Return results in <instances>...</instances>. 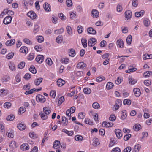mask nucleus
<instances>
[{
	"label": "nucleus",
	"mask_w": 152,
	"mask_h": 152,
	"mask_svg": "<svg viewBox=\"0 0 152 152\" xmlns=\"http://www.w3.org/2000/svg\"><path fill=\"white\" fill-rule=\"evenodd\" d=\"M36 99L38 102H40L41 103H44L46 101L45 96L41 94L37 95L36 97Z\"/></svg>",
	"instance_id": "1"
},
{
	"label": "nucleus",
	"mask_w": 152,
	"mask_h": 152,
	"mask_svg": "<svg viewBox=\"0 0 152 152\" xmlns=\"http://www.w3.org/2000/svg\"><path fill=\"white\" fill-rule=\"evenodd\" d=\"M97 43L96 39L94 38H91L88 41V45L89 47L94 46Z\"/></svg>",
	"instance_id": "2"
},
{
	"label": "nucleus",
	"mask_w": 152,
	"mask_h": 152,
	"mask_svg": "<svg viewBox=\"0 0 152 152\" xmlns=\"http://www.w3.org/2000/svg\"><path fill=\"white\" fill-rule=\"evenodd\" d=\"M44 57L43 55H38L36 58V61L39 63H41L43 61Z\"/></svg>",
	"instance_id": "3"
},
{
	"label": "nucleus",
	"mask_w": 152,
	"mask_h": 152,
	"mask_svg": "<svg viewBox=\"0 0 152 152\" xmlns=\"http://www.w3.org/2000/svg\"><path fill=\"white\" fill-rule=\"evenodd\" d=\"M12 19V18L10 16L6 17L4 19L3 23L5 24H8L10 23Z\"/></svg>",
	"instance_id": "4"
},
{
	"label": "nucleus",
	"mask_w": 152,
	"mask_h": 152,
	"mask_svg": "<svg viewBox=\"0 0 152 152\" xmlns=\"http://www.w3.org/2000/svg\"><path fill=\"white\" fill-rule=\"evenodd\" d=\"M115 132L118 138H121L122 136L121 131L119 129H116L115 131Z\"/></svg>",
	"instance_id": "5"
},
{
	"label": "nucleus",
	"mask_w": 152,
	"mask_h": 152,
	"mask_svg": "<svg viewBox=\"0 0 152 152\" xmlns=\"http://www.w3.org/2000/svg\"><path fill=\"white\" fill-rule=\"evenodd\" d=\"M102 126L106 127H112L113 125V124L111 122H107L106 121L103 122L102 123Z\"/></svg>",
	"instance_id": "6"
},
{
	"label": "nucleus",
	"mask_w": 152,
	"mask_h": 152,
	"mask_svg": "<svg viewBox=\"0 0 152 152\" xmlns=\"http://www.w3.org/2000/svg\"><path fill=\"white\" fill-rule=\"evenodd\" d=\"M27 15L32 19H35L36 17V14L32 11L28 12L27 13Z\"/></svg>",
	"instance_id": "7"
},
{
	"label": "nucleus",
	"mask_w": 152,
	"mask_h": 152,
	"mask_svg": "<svg viewBox=\"0 0 152 152\" xmlns=\"http://www.w3.org/2000/svg\"><path fill=\"white\" fill-rule=\"evenodd\" d=\"M44 10L47 12H50L51 10L50 6L47 3H45L44 4Z\"/></svg>",
	"instance_id": "8"
},
{
	"label": "nucleus",
	"mask_w": 152,
	"mask_h": 152,
	"mask_svg": "<svg viewBox=\"0 0 152 152\" xmlns=\"http://www.w3.org/2000/svg\"><path fill=\"white\" fill-rule=\"evenodd\" d=\"M65 83V81L61 79H59L57 81V84L59 87L62 86Z\"/></svg>",
	"instance_id": "9"
},
{
	"label": "nucleus",
	"mask_w": 152,
	"mask_h": 152,
	"mask_svg": "<svg viewBox=\"0 0 152 152\" xmlns=\"http://www.w3.org/2000/svg\"><path fill=\"white\" fill-rule=\"evenodd\" d=\"M20 148L23 151H25L28 150L29 149V147L27 143H24L21 145Z\"/></svg>",
	"instance_id": "10"
},
{
	"label": "nucleus",
	"mask_w": 152,
	"mask_h": 152,
	"mask_svg": "<svg viewBox=\"0 0 152 152\" xmlns=\"http://www.w3.org/2000/svg\"><path fill=\"white\" fill-rule=\"evenodd\" d=\"M91 14L92 17L94 18H97L99 16V12L97 10H92Z\"/></svg>",
	"instance_id": "11"
},
{
	"label": "nucleus",
	"mask_w": 152,
	"mask_h": 152,
	"mask_svg": "<svg viewBox=\"0 0 152 152\" xmlns=\"http://www.w3.org/2000/svg\"><path fill=\"white\" fill-rule=\"evenodd\" d=\"M43 110L44 113L46 115H49L51 112V108L49 107H44Z\"/></svg>",
	"instance_id": "12"
},
{
	"label": "nucleus",
	"mask_w": 152,
	"mask_h": 152,
	"mask_svg": "<svg viewBox=\"0 0 152 152\" xmlns=\"http://www.w3.org/2000/svg\"><path fill=\"white\" fill-rule=\"evenodd\" d=\"M86 66V65L83 62H80L77 64V67L79 69H83Z\"/></svg>",
	"instance_id": "13"
},
{
	"label": "nucleus",
	"mask_w": 152,
	"mask_h": 152,
	"mask_svg": "<svg viewBox=\"0 0 152 152\" xmlns=\"http://www.w3.org/2000/svg\"><path fill=\"white\" fill-rule=\"evenodd\" d=\"M133 91L136 96L139 97L140 95V89L137 88H134Z\"/></svg>",
	"instance_id": "14"
},
{
	"label": "nucleus",
	"mask_w": 152,
	"mask_h": 152,
	"mask_svg": "<svg viewBox=\"0 0 152 152\" xmlns=\"http://www.w3.org/2000/svg\"><path fill=\"white\" fill-rule=\"evenodd\" d=\"M18 128L20 130H24L26 128V126L24 124L20 123L18 124L17 125Z\"/></svg>",
	"instance_id": "15"
},
{
	"label": "nucleus",
	"mask_w": 152,
	"mask_h": 152,
	"mask_svg": "<svg viewBox=\"0 0 152 152\" xmlns=\"http://www.w3.org/2000/svg\"><path fill=\"white\" fill-rule=\"evenodd\" d=\"M132 12L130 10L126 11L125 12V18H126L127 20L130 19L132 16Z\"/></svg>",
	"instance_id": "16"
},
{
	"label": "nucleus",
	"mask_w": 152,
	"mask_h": 152,
	"mask_svg": "<svg viewBox=\"0 0 152 152\" xmlns=\"http://www.w3.org/2000/svg\"><path fill=\"white\" fill-rule=\"evenodd\" d=\"M121 101L120 100H117L116 101L115 105V109L116 110H118L121 105Z\"/></svg>",
	"instance_id": "17"
},
{
	"label": "nucleus",
	"mask_w": 152,
	"mask_h": 152,
	"mask_svg": "<svg viewBox=\"0 0 152 152\" xmlns=\"http://www.w3.org/2000/svg\"><path fill=\"white\" fill-rule=\"evenodd\" d=\"M117 45L120 48H123L124 46V44L123 40L121 39H119L117 41Z\"/></svg>",
	"instance_id": "18"
},
{
	"label": "nucleus",
	"mask_w": 152,
	"mask_h": 152,
	"mask_svg": "<svg viewBox=\"0 0 152 152\" xmlns=\"http://www.w3.org/2000/svg\"><path fill=\"white\" fill-rule=\"evenodd\" d=\"M43 78H39L35 80L34 83L35 85L38 86L39 85L40 83L42 82Z\"/></svg>",
	"instance_id": "19"
},
{
	"label": "nucleus",
	"mask_w": 152,
	"mask_h": 152,
	"mask_svg": "<svg viewBox=\"0 0 152 152\" xmlns=\"http://www.w3.org/2000/svg\"><path fill=\"white\" fill-rule=\"evenodd\" d=\"M68 123L67 119L65 116H63L62 118V124L64 126H66Z\"/></svg>",
	"instance_id": "20"
},
{
	"label": "nucleus",
	"mask_w": 152,
	"mask_h": 152,
	"mask_svg": "<svg viewBox=\"0 0 152 152\" xmlns=\"http://www.w3.org/2000/svg\"><path fill=\"white\" fill-rule=\"evenodd\" d=\"M9 66L10 69L12 71H14L15 70V65L13 62H10L9 64Z\"/></svg>",
	"instance_id": "21"
},
{
	"label": "nucleus",
	"mask_w": 152,
	"mask_h": 152,
	"mask_svg": "<svg viewBox=\"0 0 152 152\" xmlns=\"http://www.w3.org/2000/svg\"><path fill=\"white\" fill-rule=\"evenodd\" d=\"M15 42L14 39H12L10 40H8L6 42V45L7 46H10L13 45Z\"/></svg>",
	"instance_id": "22"
},
{
	"label": "nucleus",
	"mask_w": 152,
	"mask_h": 152,
	"mask_svg": "<svg viewBox=\"0 0 152 152\" xmlns=\"http://www.w3.org/2000/svg\"><path fill=\"white\" fill-rule=\"evenodd\" d=\"M88 32L90 34H95L96 33V31L92 27H89L88 28Z\"/></svg>",
	"instance_id": "23"
},
{
	"label": "nucleus",
	"mask_w": 152,
	"mask_h": 152,
	"mask_svg": "<svg viewBox=\"0 0 152 152\" xmlns=\"http://www.w3.org/2000/svg\"><path fill=\"white\" fill-rule=\"evenodd\" d=\"M66 28L67 32L68 35L69 36L71 35L72 33V30L71 27L69 26H67Z\"/></svg>",
	"instance_id": "24"
},
{
	"label": "nucleus",
	"mask_w": 152,
	"mask_h": 152,
	"mask_svg": "<svg viewBox=\"0 0 152 152\" xmlns=\"http://www.w3.org/2000/svg\"><path fill=\"white\" fill-rule=\"evenodd\" d=\"M145 11L144 10H141L140 12H136L135 13V16L136 17H139L143 15L144 14Z\"/></svg>",
	"instance_id": "25"
},
{
	"label": "nucleus",
	"mask_w": 152,
	"mask_h": 152,
	"mask_svg": "<svg viewBox=\"0 0 152 152\" xmlns=\"http://www.w3.org/2000/svg\"><path fill=\"white\" fill-rule=\"evenodd\" d=\"M63 41V37L62 35L58 36L56 39V42L58 43H61Z\"/></svg>",
	"instance_id": "26"
},
{
	"label": "nucleus",
	"mask_w": 152,
	"mask_h": 152,
	"mask_svg": "<svg viewBox=\"0 0 152 152\" xmlns=\"http://www.w3.org/2000/svg\"><path fill=\"white\" fill-rule=\"evenodd\" d=\"M62 132L66 133L69 136H72L73 134V131H68L65 129H63Z\"/></svg>",
	"instance_id": "27"
},
{
	"label": "nucleus",
	"mask_w": 152,
	"mask_h": 152,
	"mask_svg": "<svg viewBox=\"0 0 152 152\" xmlns=\"http://www.w3.org/2000/svg\"><path fill=\"white\" fill-rule=\"evenodd\" d=\"M100 144L99 140L97 138H95L94 139L93 142V145L94 146H96Z\"/></svg>",
	"instance_id": "28"
},
{
	"label": "nucleus",
	"mask_w": 152,
	"mask_h": 152,
	"mask_svg": "<svg viewBox=\"0 0 152 152\" xmlns=\"http://www.w3.org/2000/svg\"><path fill=\"white\" fill-rule=\"evenodd\" d=\"M39 115L40 116L41 119L43 120H46L48 118L47 115L42 112L40 113Z\"/></svg>",
	"instance_id": "29"
},
{
	"label": "nucleus",
	"mask_w": 152,
	"mask_h": 152,
	"mask_svg": "<svg viewBox=\"0 0 152 152\" xmlns=\"http://www.w3.org/2000/svg\"><path fill=\"white\" fill-rule=\"evenodd\" d=\"M10 79L9 76L8 75H6L3 77L1 80L3 82H6L10 80Z\"/></svg>",
	"instance_id": "30"
},
{
	"label": "nucleus",
	"mask_w": 152,
	"mask_h": 152,
	"mask_svg": "<svg viewBox=\"0 0 152 152\" xmlns=\"http://www.w3.org/2000/svg\"><path fill=\"white\" fill-rule=\"evenodd\" d=\"M113 86V84L111 82H109L107 84L106 88L107 89H112Z\"/></svg>",
	"instance_id": "31"
},
{
	"label": "nucleus",
	"mask_w": 152,
	"mask_h": 152,
	"mask_svg": "<svg viewBox=\"0 0 152 152\" xmlns=\"http://www.w3.org/2000/svg\"><path fill=\"white\" fill-rule=\"evenodd\" d=\"M60 143V141L58 140H56L53 143V148L54 149L58 148L59 146V144Z\"/></svg>",
	"instance_id": "32"
},
{
	"label": "nucleus",
	"mask_w": 152,
	"mask_h": 152,
	"mask_svg": "<svg viewBox=\"0 0 152 152\" xmlns=\"http://www.w3.org/2000/svg\"><path fill=\"white\" fill-rule=\"evenodd\" d=\"M28 49L26 47H22L20 50V52L26 53L28 52Z\"/></svg>",
	"instance_id": "33"
},
{
	"label": "nucleus",
	"mask_w": 152,
	"mask_h": 152,
	"mask_svg": "<svg viewBox=\"0 0 152 152\" xmlns=\"http://www.w3.org/2000/svg\"><path fill=\"white\" fill-rule=\"evenodd\" d=\"M152 74V72L151 71H149L145 72L143 74V75L145 77H148Z\"/></svg>",
	"instance_id": "34"
},
{
	"label": "nucleus",
	"mask_w": 152,
	"mask_h": 152,
	"mask_svg": "<svg viewBox=\"0 0 152 152\" xmlns=\"http://www.w3.org/2000/svg\"><path fill=\"white\" fill-rule=\"evenodd\" d=\"M81 43L85 48L87 47V40L86 38H82L81 39Z\"/></svg>",
	"instance_id": "35"
},
{
	"label": "nucleus",
	"mask_w": 152,
	"mask_h": 152,
	"mask_svg": "<svg viewBox=\"0 0 152 152\" xmlns=\"http://www.w3.org/2000/svg\"><path fill=\"white\" fill-rule=\"evenodd\" d=\"M25 63L24 62H20L18 65V69H23L25 66Z\"/></svg>",
	"instance_id": "36"
},
{
	"label": "nucleus",
	"mask_w": 152,
	"mask_h": 152,
	"mask_svg": "<svg viewBox=\"0 0 152 152\" xmlns=\"http://www.w3.org/2000/svg\"><path fill=\"white\" fill-rule=\"evenodd\" d=\"M29 71L32 73L34 74L37 73V71L35 67L33 66H31L29 69Z\"/></svg>",
	"instance_id": "37"
},
{
	"label": "nucleus",
	"mask_w": 152,
	"mask_h": 152,
	"mask_svg": "<svg viewBox=\"0 0 152 152\" xmlns=\"http://www.w3.org/2000/svg\"><path fill=\"white\" fill-rule=\"evenodd\" d=\"M143 59L145 60L147 59L152 58V55H149L148 54H145L143 56Z\"/></svg>",
	"instance_id": "38"
},
{
	"label": "nucleus",
	"mask_w": 152,
	"mask_h": 152,
	"mask_svg": "<svg viewBox=\"0 0 152 152\" xmlns=\"http://www.w3.org/2000/svg\"><path fill=\"white\" fill-rule=\"evenodd\" d=\"M75 139L76 141H82L83 139V138L82 136L78 135L75 136Z\"/></svg>",
	"instance_id": "39"
},
{
	"label": "nucleus",
	"mask_w": 152,
	"mask_h": 152,
	"mask_svg": "<svg viewBox=\"0 0 152 152\" xmlns=\"http://www.w3.org/2000/svg\"><path fill=\"white\" fill-rule=\"evenodd\" d=\"M15 118V116L11 114L10 115L7 116L6 119L8 121H13Z\"/></svg>",
	"instance_id": "40"
},
{
	"label": "nucleus",
	"mask_w": 152,
	"mask_h": 152,
	"mask_svg": "<svg viewBox=\"0 0 152 152\" xmlns=\"http://www.w3.org/2000/svg\"><path fill=\"white\" fill-rule=\"evenodd\" d=\"M64 29L63 28H61L58 30H56L54 31V33L56 34H61L64 32Z\"/></svg>",
	"instance_id": "41"
},
{
	"label": "nucleus",
	"mask_w": 152,
	"mask_h": 152,
	"mask_svg": "<svg viewBox=\"0 0 152 152\" xmlns=\"http://www.w3.org/2000/svg\"><path fill=\"white\" fill-rule=\"evenodd\" d=\"M93 107L95 109H98L100 107V105L97 102H94L92 104Z\"/></svg>",
	"instance_id": "42"
},
{
	"label": "nucleus",
	"mask_w": 152,
	"mask_h": 152,
	"mask_svg": "<svg viewBox=\"0 0 152 152\" xmlns=\"http://www.w3.org/2000/svg\"><path fill=\"white\" fill-rule=\"evenodd\" d=\"M141 126L139 124H137L134 126L133 127V129L136 131H138Z\"/></svg>",
	"instance_id": "43"
},
{
	"label": "nucleus",
	"mask_w": 152,
	"mask_h": 152,
	"mask_svg": "<svg viewBox=\"0 0 152 152\" xmlns=\"http://www.w3.org/2000/svg\"><path fill=\"white\" fill-rule=\"evenodd\" d=\"M126 42L128 44H130L132 41V36L131 35L128 36L126 39Z\"/></svg>",
	"instance_id": "44"
},
{
	"label": "nucleus",
	"mask_w": 152,
	"mask_h": 152,
	"mask_svg": "<svg viewBox=\"0 0 152 152\" xmlns=\"http://www.w3.org/2000/svg\"><path fill=\"white\" fill-rule=\"evenodd\" d=\"M83 91L84 93L86 94H89L91 92V89L88 88H85Z\"/></svg>",
	"instance_id": "45"
},
{
	"label": "nucleus",
	"mask_w": 152,
	"mask_h": 152,
	"mask_svg": "<svg viewBox=\"0 0 152 152\" xmlns=\"http://www.w3.org/2000/svg\"><path fill=\"white\" fill-rule=\"evenodd\" d=\"M141 148V146L139 144L136 145L134 148V150L135 152H138Z\"/></svg>",
	"instance_id": "46"
},
{
	"label": "nucleus",
	"mask_w": 152,
	"mask_h": 152,
	"mask_svg": "<svg viewBox=\"0 0 152 152\" xmlns=\"http://www.w3.org/2000/svg\"><path fill=\"white\" fill-rule=\"evenodd\" d=\"M69 53V56H71L74 57L75 55V51L73 49H70Z\"/></svg>",
	"instance_id": "47"
},
{
	"label": "nucleus",
	"mask_w": 152,
	"mask_h": 152,
	"mask_svg": "<svg viewBox=\"0 0 152 152\" xmlns=\"http://www.w3.org/2000/svg\"><path fill=\"white\" fill-rule=\"evenodd\" d=\"M137 82V80L135 79H134L132 77H130L129 79V83L132 85L135 84Z\"/></svg>",
	"instance_id": "48"
},
{
	"label": "nucleus",
	"mask_w": 152,
	"mask_h": 152,
	"mask_svg": "<svg viewBox=\"0 0 152 152\" xmlns=\"http://www.w3.org/2000/svg\"><path fill=\"white\" fill-rule=\"evenodd\" d=\"M126 113V110H124L122 111V115L121 116V118L122 119H124L127 117Z\"/></svg>",
	"instance_id": "49"
},
{
	"label": "nucleus",
	"mask_w": 152,
	"mask_h": 152,
	"mask_svg": "<svg viewBox=\"0 0 152 152\" xmlns=\"http://www.w3.org/2000/svg\"><path fill=\"white\" fill-rule=\"evenodd\" d=\"M77 31L79 34L82 33L83 30V27L81 26H78L77 28Z\"/></svg>",
	"instance_id": "50"
},
{
	"label": "nucleus",
	"mask_w": 152,
	"mask_h": 152,
	"mask_svg": "<svg viewBox=\"0 0 152 152\" xmlns=\"http://www.w3.org/2000/svg\"><path fill=\"white\" fill-rule=\"evenodd\" d=\"M105 80V78L103 76H100L97 77L96 81L98 82H101Z\"/></svg>",
	"instance_id": "51"
},
{
	"label": "nucleus",
	"mask_w": 152,
	"mask_h": 152,
	"mask_svg": "<svg viewBox=\"0 0 152 152\" xmlns=\"http://www.w3.org/2000/svg\"><path fill=\"white\" fill-rule=\"evenodd\" d=\"M34 48L35 50L39 52H41L42 50V47L40 45H36L34 47Z\"/></svg>",
	"instance_id": "52"
},
{
	"label": "nucleus",
	"mask_w": 152,
	"mask_h": 152,
	"mask_svg": "<svg viewBox=\"0 0 152 152\" xmlns=\"http://www.w3.org/2000/svg\"><path fill=\"white\" fill-rule=\"evenodd\" d=\"M131 103V100L128 99H124L123 102V103L124 104H127L128 105H130Z\"/></svg>",
	"instance_id": "53"
},
{
	"label": "nucleus",
	"mask_w": 152,
	"mask_h": 152,
	"mask_svg": "<svg viewBox=\"0 0 152 152\" xmlns=\"http://www.w3.org/2000/svg\"><path fill=\"white\" fill-rule=\"evenodd\" d=\"M58 19V18L56 16H54V15H53L52 18V22L55 24L57 23V21Z\"/></svg>",
	"instance_id": "54"
},
{
	"label": "nucleus",
	"mask_w": 152,
	"mask_h": 152,
	"mask_svg": "<svg viewBox=\"0 0 152 152\" xmlns=\"http://www.w3.org/2000/svg\"><path fill=\"white\" fill-rule=\"evenodd\" d=\"M14 53L12 52H11L9 53L8 54H7L6 56V58L8 59H10L13 57L14 55Z\"/></svg>",
	"instance_id": "55"
},
{
	"label": "nucleus",
	"mask_w": 152,
	"mask_h": 152,
	"mask_svg": "<svg viewBox=\"0 0 152 152\" xmlns=\"http://www.w3.org/2000/svg\"><path fill=\"white\" fill-rule=\"evenodd\" d=\"M66 3L68 7H71L72 6V0H66Z\"/></svg>",
	"instance_id": "56"
},
{
	"label": "nucleus",
	"mask_w": 152,
	"mask_h": 152,
	"mask_svg": "<svg viewBox=\"0 0 152 152\" xmlns=\"http://www.w3.org/2000/svg\"><path fill=\"white\" fill-rule=\"evenodd\" d=\"M64 101V99L63 96L60 97L58 100V104L59 105H61Z\"/></svg>",
	"instance_id": "57"
},
{
	"label": "nucleus",
	"mask_w": 152,
	"mask_h": 152,
	"mask_svg": "<svg viewBox=\"0 0 152 152\" xmlns=\"http://www.w3.org/2000/svg\"><path fill=\"white\" fill-rule=\"evenodd\" d=\"M26 111V108L24 107H22L20 108L19 112L20 114H21L25 112Z\"/></svg>",
	"instance_id": "58"
},
{
	"label": "nucleus",
	"mask_w": 152,
	"mask_h": 152,
	"mask_svg": "<svg viewBox=\"0 0 152 152\" xmlns=\"http://www.w3.org/2000/svg\"><path fill=\"white\" fill-rule=\"evenodd\" d=\"M10 146L12 148H16L17 147L16 143L15 141H12L10 145Z\"/></svg>",
	"instance_id": "59"
},
{
	"label": "nucleus",
	"mask_w": 152,
	"mask_h": 152,
	"mask_svg": "<svg viewBox=\"0 0 152 152\" xmlns=\"http://www.w3.org/2000/svg\"><path fill=\"white\" fill-rule=\"evenodd\" d=\"M59 18L63 20H64L66 19V17L63 13H60L58 14Z\"/></svg>",
	"instance_id": "60"
},
{
	"label": "nucleus",
	"mask_w": 152,
	"mask_h": 152,
	"mask_svg": "<svg viewBox=\"0 0 152 152\" xmlns=\"http://www.w3.org/2000/svg\"><path fill=\"white\" fill-rule=\"evenodd\" d=\"M11 105V104L9 102H5L4 105V107L5 108H8L10 107Z\"/></svg>",
	"instance_id": "61"
},
{
	"label": "nucleus",
	"mask_w": 152,
	"mask_h": 152,
	"mask_svg": "<svg viewBox=\"0 0 152 152\" xmlns=\"http://www.w3.org/2000/svg\"><path fill=\"white\" fill-rule=\"evenodd\" d=\"M85 115V114L84 113H80L78 114V118L80 119H83Z\"/></svg>",
	"instance_id": "62"
},
{
	"label": "nucleus",
	"mask_w": 152,
	"mask_h": 152,
	"mask_svg": "<svg viewBox=\"0 0 152 152\" xmlns=\"http://www.w3.org/2000/svg\"><path fill=\"white\" fill-rule=\"evenodd\" d=\"M131 137V135L129 134H128L124 136V139L125 141H127Z\"/></svg>",
	"instance_id": "63"
},
{
	"label": "nucleus",
	"mask_w": 152,
	"mask_h": 152,
	"mask_svg": "<svg viewBox=\"0 0 152 152\" xmlns=\"http://www.w3.org/2000/svg\"><path fill=\"white\" fill-rule=\"evenodd\" d=\"M24 42L26 44L31 45L32 44V42L31 41L28 39L25 38L23 39Z\"/></svg>",
	"instance_id": "64"
}]
</instances>
